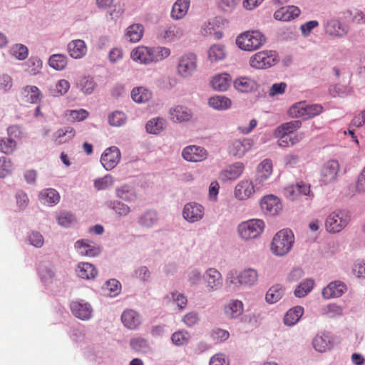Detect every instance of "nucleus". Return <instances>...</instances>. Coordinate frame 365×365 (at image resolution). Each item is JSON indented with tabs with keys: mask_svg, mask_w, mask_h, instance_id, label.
Listing matches in <instances>:
<instances>
[{
	"mask_svg": "<svg viewBox=\"0 0 365 365\" xmlns=\"http://www.w3.org/2000/svg\"><path fill=\"white\" fill-rule=\"evenodd\" d=\"M236 45L245 51L259 49L266 42V37L259 30H249L240 34L236 38Z\"/></svg>",
	"mask_w": 365,
	"mask_h": 365,
	"instance_id": "nucleus-1",
	"label": "nucleus"
},
{
	"mask_svg": "<svg viewBox=\"0 0 365 365\" xmlns=\"http://www.w3.org/2000/svg\"><path fill=\"white\" fill-rule=\"evenodd\" d=\"M294 236L292 230L284 229L279 231L273 237L271 250L277 256H284L292 249Z\"/></svg>",
	"mask_w": 365,
	"mask_h": 365,
	"instance_id": "nucleus-2",
	"label": "nucleus"
},
{
	"mask_svg": "<svg viewBox=\"0 0 365 365\" xmlns=\"http://www.w3.org/2000/svg\"><path fill=\"white\" fill-rule=\"evenodd\" d=\"M279 61L278 53L273 50H263L253 54L249 65L257 70H265L276 65Z\"/></svg>",
	"mask_w": 365,
	"mask_h": 365,
	"instance_id": "nucleus-3",
	"label": "nucleus"
},
{
	"mask_svg": "<svg viewBox=\"0 0 365 365\" xmlns=\"http://www.w3.org/2000/svg\"><path fill=\"white\" fill-rule=\"evenodd\" d=\"M351 215L346 210H339L330 213L326 218L325 227L329 233L341 231L349 222Z\"/></svg>",
	"mask_w": 365,
	"mask_h": 365,
	"instance_id": "nucleus-4",
	"label": "nucleus"
},
{
	"mask_svg": "<svg viewBox=\"0 0 365 365\" xmlns=\"http://www.w3.org/2000/svg\"><path fill=\"white\" fill-rule=\"evenodd\" d=\"M264 228V223L262 220L252 219L241 222L237 227L240 237L244 240L255 239L259 236Z\"/></svg>",
	"mask_w": 365,
	"mask_h": 365,
	"instance_id": "nucleus-5",
	"label": "nucleus"
},
{
	"mask_svg": "<svg viewBox=\"0 0 365 365\" xmlns=\"http://www.w3.org/2000/svg\"><path fill=\"white\" fill-rule=\"evenodd\" d=\"M70 309L72 314L82 321H89L93 317L92 305L83 299L73 300L70 303Z\"/></svg>",
	"mask_w": 365,
	"mask_h": 365,
	"instance_id": "nucleus-6",
	"label": "nucleus"
},
{
	"mask_svg": "<svg viewBox=\"0 0 365 365\" xmlns=\"http://www.w3.org/2000/svg\"><path fill=\"white\" fill-rule=\"evenodd\" d=\"M197 58L193 53H185L178 61L177 70L178 74L183 78L192 76L197 70Z\"/></svg>",
	"mask_w": 365,
	"mask_h": 365,
	"instance_id": "nucleus-7",
	"label": "nucleus"
},
{
	"mask_svg": "<svg viewBox=\"0 0 365 365\" xmlns=\"http://www.w3.org/2000/svg\"><path fill=\"white\" fill-rule=\"evenodd\" d=\"M340 165L336 160H330L326 162L320 170V182L329 185L337 180L339 175Z\"/></svg>",
	"mask_w": 365,
	"mask_h": 365,
	"instance_id": "nucleus-8",
	"label": "nucleus"
},
{
	"mask_svg": "<svg viewBox=\"0 0 365 365\" xmlns=\"http://www.w3.org/2000/svg\"><path fill=\"white\" fill-rule=\"evenodd\" d=\"M183 34L184 31L179 24H164L157 31L158 38L165 43L178 41Z\"/></svg>",
	"mask_w": 365,
	"mask_h": 365,
	"instance_id": "nucleus-9",
	"label": "nucleus"
},
{
	"mask_svg": "<svg viewBox=\"0 0 365 365\" xmlns=\"http://www.w3.org/2000/svg\"><path fill=\"white\" fill-rule=\"evenodd\" d=\"M262 185L256 180L252 182L248 180L240 181L235 187V196L240 200H246L256 192L261 190Z\"/></svg>",
	"mask_w": 365,
	"mask_h": 365,
	"instance_id": "nucleus-10",
	"label": "nucleus"
},
{
	"mask_svg": "<svg viewBox=\"0 0 365 365\" xmlns=\"http://www.w3.org/2000/svg\"><path fill=\"white\" fill-rule=\"evenodd\" d=\"M183 218L190 223L200 221L205 216V207L196 202L186 203L182 212Z\"/></svg>",
	"mask_w": 365,
	"mask_h": 365,
	"instance_id": "nucleus-11",
	"label": "nucleus"
},
{
	"mask_svg": "<svg viewBox=\"0 0 365 365\" xmlns=\"http://www.w3.org/2000/svg\"><path fill=\"white\" fill-rule=\"evenodd\" d=\"M253 145L254 142L250 138L235 139L230 143L228 152L230 155L240 158L250 150Z\"/></svg>",
	"mask_w": 365,
	"mask_h": 365,
	"instance_id": "nucleus-12",
	"label": "nucleus"
},
{
	"mask_svg": "<svg viewBox=\"0 0 365 365\" xmlns=\"http://www.w3.org/2000/svg\"><path fill=\"white\" fill-rule=\"evenodd\" d=\"M120 157L119 148L116 146H111L106 148L101 155V163L106 170H111L119 163Z\"/></svg>",
	"mask_w": 365,
	"mask_h": 365,
	"instance_id": "nucleus-13",
	"label": "nucleus"
},
{
	"mask_svg": "<svg viewBox=\"0 0 365 365\" xmlns=\"http://www.w3.org/2000/svg\"><path fill=\"white\" fill-rule=\"evenodd\" d=\"M207 151L201 146L188 145L182 151V158L188 162L198 163L207 159Z\"/></svg>",
	"mask_w": 365,
	"mask_h": 365,
	"instance_id": "nucleus-14",
	"label": "nucleus"
},
{
	"mask_svg": "<svg viewBox=\"0 0 365 365\" xmlns=\"http://www.w3.org/2000/svg\"><path fill=\"white\" fill-rule=\"evenodd\" d=\"M260 206L263 212L270 216L278 215L282 209L280 200L273 195L264 196L261 200Z\"/></svg>",
	"mask_w": 365,
	"mask_h": 365,
	"instance_id": "nucleus-15",
	"label": "nucleus"
},
{
	"mask_svg": "<svg viewBox=\"0 0 365 365\" xmlns=\"http://www.w3.org/2000/svg\"><path fill=\"white\" fill-rule=\"evenodd\" d=\"M314 349L318 352H325L334 346V339L329 332H320L312 341Z\"/></svg>",
	"mask_w": 365,
	"mask_h": 365,
	"instance_id": "nucleus-16",
	"label": "nucleus"
},
{
	"mask_svg": "<svg viewBox=\"0 0 365 365\" xmlns=\"http://www.w3.org/2000/svg\"><path fill=\"white\" fill-rule=\"evenodd\" d=\"M347 290L345 283L339 280L331 282L322 289V296L326 299L338 298L342 296Z\"/></svg>",
	"mask_w": 365,
	"mask_h": 365,
	"instance_id": "nucleus-17",
	"label": "nucleus"
},
{
	"mask_svg": "<svg viewBox=\"0 0 365 365\" xmlns=\"http://www.w3.org/2000/svg\"><path fill=\"white\" fill-rule=\"evenodd\" d=\"M203 279L210 291L219 289L222 285L221 273L215 268L207 269L203 274Z\"/></svg>",
	"mask_w": 365,
	"mask_h": 365,
	"instance_id": "nucleus-18",
	"label": "nucleus"
},
{
	"mask_svg": "<svg viewBox=\"0 0 365 365\" xmlns=\"http://www.w3.org/2000/svg\"><path fill=\"white\" fill-rule=\"evenodd\" d=\"M301 14L300 9L295 6H287L281 7L274 14L277 21H290L294 20Z\"/></svg>",
	"mask_w": 365,
	"mask_h": 365,
	"instance_id": "nucleus-19",
	"label": "nucleus"
},
{
	"mask_svg": "<svg viewBox=\"0 0 365 365\" xmlns=\"http://www.w3.org/2000/svg\"><path fill=\"white\" fill-rule=\"evenodd\" d=\"M242 163L237 162L227 166L220 172L219 178L222 181L234 180L239 178L244 170Z\"/></svg>",
	"mask_w": 365,
	"mask_h": 365,
	"instance_id": "nucleus-20",
	"label": "nucleus"
},
{
	"mask_svg": "<svg viewBox=\"0 0 365 365\" xmlns=\"http://www.w3.org/2000/svg\"><path fill=\"white\" fill-rule=\"evenodd\" d=\"M244 311V304L238 299H230L224 307V313L227 318L236 319L240 317Z\"/></svg>",
	"mask_w": 365,
	"mask_h": 365,
	"instance_id": "nucleus-21",
	"label": "nucleus"
},
{
	"mask_svg": "<svg viewBox=\"0 0 365 365\" xmlns=\"http://www.w3.org/2000/svg\"><path fill=\"white\" fill-rule=\"evenodd\" d=\"M130 58L133 61L140 63H151V47L143 46L135 47L130 53Z\"/></svg>",
	"mask_w": 365,
	"mask_h": 365,
	"instance_id": "nucleus-22",
	"label": "nucleus"
},
{
	"mask_svg": "<svg viewBox=\"0 0 365 365\" xmlns=\"http://www.w3.org/2000/svg\"><path fill=\"white\" fill-rule=\"evenodd\" d=\"M123 325L129 329H135L141 324V316L133 309H126L121 315Z\"/></svg>",
	"mask_w": 365,
	"mask_h": 365,
	"instance_id": "nucleus-23",
	"label": "nucleus"
},
{
	"mask_svg": "<svg viewBox=\"0 0 365 365\" xmlns=\"http://www.w3.org/2000/svg\"><path fill=\"white\" fill-rule=\"evenodd\" d=\"M170 115L174 122L184 123L190 120L193 114L187 107L177 106L170 110Z\"/></svg>",
	"mask_w": 365,
	"mask_h": 365,
	"instance_id": "nucleus-24",
	"label": "nucleus"
},
{
	"mask_svg": "<svg viewBox=\"0 0 365 365\" xmlns=\"http://www.w3.org/2000/svg\"><path fill=\"white\" fill-rule=\"evenodd\" d=\"M237 279L240 285L250 287L257 282L258 274L256 269L248 268L240 272L237 274Z\"/></svg>",
	"mask_w": 365,
	"mask_h": 365,
	"instance_id": "nucleus-25",
	"label": "nucleus"
},
{
	"mask_svg": "<svg viewBox=\"0 0 365 365\" xmlns=\"http://www.w3.org/2000/svg\"><path fill=\"white\" fill-rule=\"evenodd\" d=\"M115 195L121 201L135 202L138 195L134 187L128 185H123L115 188Z\"/></svg>",
	"mask_w": 365,
	"mask_h": 365,
	"instance_id": "nucleus-26",
	"label": "nucleus"
},
{
	"mask_svg": "<svg viewBox=\"0 0 365 365\" xmlns=\"http://www.w3.org/2000/svg\"><path fill=\"white\" fill-rule=\"evenodd\" d=\"M38 197L43 204L48 206L56 205L60 201L58 192L53 188L43 189L39 192Z\"/></svg>",
	"mask_w": 365,
	"mask_h": 365,
	"instance_id": "nucleus-27",
	"label": "nucleus"
},
{
	"mask_svg": "<svg viewBox=\"0 0 365 365\" xmlns=\"http://www.w3.org/2000/svg\"><path fill=\"white\" fill-rule=\"evenodd\" d=\"M68 51L73 58L78 59L86 54L87 47L83 40L77 39L71 41L68 44Z\"/></svg>",
	"mask_w": 365,
	"mask_h": 365,
	"instance_id": "nucleus-28",
	"label": "nucleus"
},
{
	"mask_svg": "<svg viewBox=\"0 0 365 365\" xmlns=\"http://www.w3.org/2000/svg\"><path fill=\"white\" fill-rule=\"evenodd\" d=\"M272 173V163L269 159H264L257 167L256 181L259 182L262 186L263 182L266 181Z\"/></svg>",
	"mask_w": 365,
	"mask_h": 365,
	"instance_id": "nucleus-29",
	"label": "nucleus"
},
{
	"mask_svg": "<svg viewBox=\"0 0 365 365\" xmlns=\"http://www.w3.org/2000/svg\"><path fill=\"white\" fill-rule=\"evenodd\" d=\"M130 346L135 352L146 354L152 351V347L148 339L141 337H133L130 340Z\"/></svg>",
	"mask_w": 365,
	"mask_h": 365,
	"instance_id": "nucleus-30",
	"label": "nucleus"
},
{
	"mask_svg": "<svg viewBox=\"0 0 365 365\" xmlns=\"http://www.w3.org/2000/svg\"><path fill=\"white\" fill-rule=\"evenodd\" d=\"M105 205L119 217H126L131 212L130 207L119 200H107Z\"/></svg>",
	"mask_w": 365,
	"mask_h": 365,
	"instance_id": "nucleus-31",
	"label": "nucleus"
},
{
	"mask_svg": "<svg viewBox=\"0 0 365 365\" xmlns=\"http://www.w3.org/2000/svg\"><path fill=\"white\" fill-rule=\"evenodd\" d=\"M233 86L240 92L249 93L255 89L257 83L255 81L249 77L240 76L234 81Z\"/></svg>",
	"mask_w": 365,
	"mask_h": 365,
	"instance_id": "nucleus-32",
	"label": "nucleus"
},
{
	"mask_svg": "<svg viewBox=\"0 0 365 365\" xmlns=\"http://www.w3.org/2000/svg\"><path fill=\"white\" fill-rule=\"evenodd\" d=\"M76 272L79 277L84 279H94L98 274V271L95 267L88 262L78 263Z\"/></svg>",
	"mask_w": 365,
	"mask_h": 365,
	"instance_id": "nucleus-33",
	"label": "nucleus"
},
{
	"mask_svg": "<svg viewBox=\"0 0 365 365\" xmlns=\"http://www.w3.org/2000/svg\"><path fill=\"white\" fill-rule=\"evenodd\" d=\"M208 105L215 110H225L231 107L232 101L225 96L216 95L208 99Z\"/></svg>",
	"mask_w": 365,
	"mask_h": 365,
	"instance_id": "nucleus-34",
	"label": "nucleus"
},
{
	"mask_svg": "<svg viewBox=\"0 0 365 365\" xmlns=\"http://www.w3.org/2000/svg\"><path fill=\"white\" fill-rule=\"evenodd\" d=\"M143 34V24H130L125 30V38L131 43H136L142 38Z\"/></svg>",
	"mask_w": 365,
	"mask_h": 365,
	"instance_id": "nucleus-35",
	"label": "nucleus"
},
{
	"mask_svg": "<svg viewBox=\"0 0 365 365\" xmlns=\"http://www.w3.org/2000/svg\"><path fill=\"white\" fill-rule=\"evenodd\" d=\"M38 274L44 284L51 282L54 277L53 266L49 262H41L37 268Z\"/></svg>",
	"mask_w": 365,
	"mask_h": 365,
	"instance_id": "nucleus-36",
	"label": "nucleus"
},
{
	"mask_svg": "<svg viewBox=\"0 0 365 365\" xmlns=\"http://www.w3.org/2000/svg\"><path fill=\"white\" fill-rule=\"evenodd\" d=\"M158 215L155 210H148L143 212L138 217V224L145 227H152L157 224Z\"/></svg>",
	"mask_w": 365,
	"mask_h": 365,
	"instance_id": "nucleus-37",
	"label": "nucleus"
},
{
	"mask_svg": "<svg viewBox=\"0 0 365 365\" xmlns=\"http://www.w3.org/2000/svg\"><path fill=\"white\" fill-rule=\"evenodd\" d=\"M190 0H177L173 6L171 16L175 20L181 19L187 12Z\"/></svg>",
	"mask_w": 365,
	"mask_h": 365,
	"instance_id": "nucleus-38",
	"label": "nucleus"
},
{
	"mask_svg": "<svg viewBox=\"0 0 365 365\" xmlns=\"http://www.w3.org/2000/svg\"><path fill=\"white\" fill-rule=\"evenodd\" d=\"M286 191L289 193V197L294 200L299 195L305 196L309 195L310 185L303 181H300L297 182L296 185L287 187Z\"/></svg>",
	"mask_w": 365,
	"mask_h": 365,
	"instance_id": "nucleus-39",
	"label": "nucleus"
},
{
	"mask_svg": "<svg viewBox=\"0 0 365 365\" xmlns=\"http://www.w3.org/2000/svg\"><path fill=\"white\" fill-rule=\"evenodd\" d=\"M315 282L312 278H307L302 280L294 291V294L297 298L306 297L314 289Z\"/></svg>",
	"mask_w": 365,
	"mask_h": 365,
	"instance_id": "nucleus-40",
	"label": "nucleus"
},
{
	"mask_svg": "<svg viewBox=\"0 0 365 365\" xmlns=\"http://www.w3.org/2000/svg\"><path fill=\"white\" fill-rule=\"evenodd\" d=\"M304 314V308L301 306H296L290 309L284 317V323L287 326L296 324Z\"/></svg>",
	"mask_w": 365,
	"mask_h": 365,
	"instance_id": "nucleus-41",
	"label": "nucleus"
},
{
	"mask_svg": "<svg viewBox=\"0 0 365 365\" xmlns=\"http://www.w3.org/2000/svg\"><path fill=\"white\" fill-rule=\"evenodd\" d=\"M151 97V91L143 86L134 88L131 91L132 99L138 103H146Z\"/></svg>",
	"mask_w": 365,
	"mask_h": 365,
	"instance_id": "nucleus-42",
	"label": "nucleus"
},
{
	"mask_svg": "<svg viewBox=\"0 0 365 365\" xmlns=\"http://www.w3.org/2000/svg\"><path fill=\"white\" fill-rule=\"evenodd\" d=\"M230 76L227 73H222L213 77L211 84L212 88L219 91H225L230 83Z\"/></svg>",
	"mask_w": 365,
	"mask_h": 365,
	"instance_id": "nucleus-43",
	"label": "nucleus"
},
{
	"mask_svg": "<svg viewBox=\"0 0 365 365\" xmlns=\"http://www.w3.org/2000/svg\"><path fill=\"white\" fill-rule=\"evenodd\" d=\"M24 95L27 102L38 103L42 98V93L35 86H26L24 88Z\"/></svg>",
	"mask_w": 365,
	"mask_h": 365,
	"instance_id": "nucleus-44",
	"label": "nucleus"
},
{
	"mask_svg": "<svg viewBox=\"0 0 365 365\" xmlns=\"http://www.w3.org/2000/svg\"><path fill=\"white\" fill-rule=\"evenodd\" d=\"M324 29L326 34L332 36H343L349 29V24H324Z\"/></svg>",
	"mask_w": 365,
	"mask_h": 365,
	"instance_id": "nucleus-45",
	"label": "nucleus"
},
{
	"mask_svg": "<svg viewBox=\"0 0 365 365\" xmlns=\"http://www.w3.org/2000/svg\"><path fill=\"white\" fill-rule=\"evenodd\" d=\"M165 120L163 118H153L145 125L146 131L150 134H159L165 127Z\"/></svg>",
	"mask_w": 365,
	"mask_h": 365,
	"instance_id": "nucleus-46",
	"label": "nucleus"
},
{
	"mask_svg": "<svg viewBox=\"0 0 365 365\" xmlns=\"http://www.w3.org/2000/svg\"><path fill=\"white\" fill-rule=\"evenodd\" d=\"M96 86V83L91 76H83L77 82V87L86 95L91 94Z\"/></svg>",
	"mask_w": 365,
	"mask_h": 365,
	"instance_id": "nucleus-47",
	"label": "nucleus"
},
{
	"mask_svg": "<svg viewBox=\"0 0 365 365\" xmlns=\"http://www.w3.org/2000/svg\"><path fill=\"white\" fill-rule=\"evenodd\" d=\"M284 295V289L279 284L272 286L267 292L265 299L269 304H274L282 299Z\"/></svg>",
	"mask_w": 365,
	"mask_h": 365,
	"instance_id": "nucleus-48",
	"label": "nucleus"
},
{
	"mask_svg": "<svg viewBox=\"0 0 365 365\" xmlns=\"http://www.w3.org/2000/svg\"><path fill=\"white\" fill-rule=\"evenodd\" d=\"M288 113L292 118L307 119V103L305 101H300L294 104L289 108Z\"/></svg>",
	"mask_w": 365,
	"mask_h": 365,
	"instance_id": "nucleus-49",
	"label": "nucleus"
},
{
	"mask_svg": "<svg viewBox=\"0 0 365 365\" xmlns=\"http://www.w3.org/2000/svg\"><path fill=\"white\" fill-rule=\"evenodd\" d=\"M225 47L220 44H215L208 50V58L212 62H217L225 58Z\"/></svg>",
	"mask_w": 365,
	"mask_h": 365,
	"instance_id": "nucleus-50",
	"label": "nucleus"
},
{
	"mask_svg": "<svg viewBox=\"0 0 365 365\" xmlns=\"http://www.w3.org/2000/svg\"><path fill=\"white\" fill-rule=\"evenodd\" d=\"M74 135L75 131L71 127L61 128L55 133V141L58 144H62L71 139Z\"/></svg>",
	"mask_w": 365,
	"mask_h": 365,
	"instance_id": "nucleus-51",
	"label": "nucleus"
},
{
	"mask_svg": "<svg viewBox=\"0 0 365 365\" xmlns=\"http://www.w3.org/2000/svg\"><path fill=\"white\" fill-rule=\"evenodd\" d=\"M170 55V48L165 46L151 47L152 63L159 62Z\"/></svg>",
	"mask_w": 365,
	"mask_h": 365,
	"instance_id": "nucleus-52",
	"label": "nucleus"
},
{
	"mask_svg": "<svg viewBox=\"0 0 365 365\" xmlns=\"http://www.w3.org/2000/svg\"><path fill=\"white\" fill-rule=\"evenodd\" d=\"M48 64L55 70L61 71L67 65V57L63 54H53L49 58Z\"/></svg>",
	"mask_w": 365,
	"mask_h": 365,
	"instance_id": "nucleus-53",
	"label": "nucleus"
},
{
	"mask_svg": "<svg viewBox=\"0 0 365 365\" xmlns=\"http://www.w3.org/2000/svg\"><path fill=\"white\" fill-rule=\"evenodd\" d=\"M69 88V82L65 79H61L54 86L49 88V93L53 96H63L68 92Z\"/></svg>",
	"mask_w": 365,
	"mask_h": 365,
	"instance_id": "nucleus-54",
	"label": "nucleus"
},
{
	"mask_svg": "<svg viewBox=\"0 0 365 365\" xmlns=\"http://www.w3.org/2000/svg\"><path fill=\"white\" fill-rule=\"evenodd\" d=\"M9 53L14 56L16 59L23 61L28 57L29 49L25 45L21 43H16L10 48Z\"/></svg>",
	"mask_w": 365,
	"mask_h": 365,
	"instance_id": "nucleus-55",
	"label": "nucleus"
},
{
	"mask_svg": "<svg viewBox=\"0 0 365 365\" xmlns=\"http://www.w3.org/2000/svg\"><path fill=\"white\" fill-rule=\"evenodd\" d=\"M113 183V177L108 174L102 178L96 179L93 182V185L97 190H105L111 187Z\"/></svg>",
	"mask_w": 365,
	"mask_h": 365,
	"instance_id": "nucleus-56",
	"label": "nucleus"
},
{
	"mask_svg": "<svg viewBox=\"0 0 365 365\" xmlns=\"http://www.w3.org/2000/svg\"><path fill=\"white\" fill-rule=\"evenodd\" d=\"M302 125V122L299 120H291L289 122H287L282 123L279 126H278L275 130L278 133H282L284 134H292L296 130L299 129Z\"/></svg>",
	"mask_w": 365,
	"mask_h": 365,
	"instance_id": "nucleus-57",
	"label": "nucleus"
},
{
	"mask_svg": "<svg viewBox=\"0 0 365 365\" xmlns=\"http://www.w3.org/2000/svg\"><path fill=\"white\" fill-rule=\"evenodd\" d=\"M344 309L335 303L327 305L322 310V314L329 318H337L343 314Z\"/></svg>",
	"mask_w": 365,
	"mask_h": 365,
	"instance_id": "nucleus-58",
	"label": "nucleus"
},
{
	"mask_svg": "<svg viewBox=\"0 0 365 365\" xmlns=\"http://www.w3.org/2000/svg\"><path fill=\"white\" fill-rule=\"evenodd\" d=\"M26 67L25 71L29 74L34 76L39 73L42 67V61L37 57H31L26 63Z\"/></svg>",
	"mask_w": 365,
	"mask_h": 365,
	"instance_id": "nucleus-59",
	"label": "nucleus"
},
{
	"mask_svg": "<svg viewBox=\"0 0 365 365\" xmlns=\"http://www.w3.org/2000/svg\"><path fill=\"white\" fill-rule=\"evenodd\" d=\"M17 143L11 138H2L0 139V150L4 154H12L16 149Z\"/></svg>",
	"mask_w": 365,
	"mask_h": 365,
	"instance_id": "nucleus-60",
	"label": "nucleus"
},
{
	"mask_svg": "<svg viewBox=\"0 0 365 365\" xmlns=\"http://www.w3.org/2000/svg\"><path fill=\"white\" fill-rule=\"evenodd\" d=\"M58 225L63 227H70L76 221L75 216L68 211H62L56 217Z\"/></svg>",
	"mask_w": 365,
	"mask_h": 365,
	"instance_id": "nucleus-61",
	"label": "nucleus"
},
{
	"mask_svg": "<svg viewBox=\"0 0 365 365\" xmlns=\"http://www.w3.org/2000/svg\"><path fill=\"white\" fill-rule=\"evenodd\" d=\"M126 115L121 111H114L108 115V123L111 126L120 127L126 122Z\"/></svg>",
	"mask_w": 365,
	"mask_h": 365,
	"instance_id": "nucleus-62",
	"label": "nucleus"
},
{
	"mask_svg": "<svg viewBox=\"0 0 365 365\" xmlns=\"http://www.w3.org/2000/svg\"><path fill=\"white\" fill-rule=\"evenodd\" d=\"M27 240L31 245L36 248H41L44 245V237L41 232L33 230L28 233Z\"/></svg>",
	"mask_w": 365,
	"mask_h": 365,
	"instance_id": "nucleus-63",
	"label": "nucleus"
},
{
	"mask_svg": "<svg viewBox=\"0 0 365 365\" xmlns=\"http://www.w3.org/2000/svg\"><path fill=\"white\" fill-rule=\"evenodd\" d=\"M218 24H207L202 29V34L204 36H212L215 39H220L223 34L220 30H218Z\"/></svg>",
	"mask_w": 365,
	"mask_h": 365,
	"instance_id": "nucleus-64",
	"label": "nucleus"
}]
</instances>
